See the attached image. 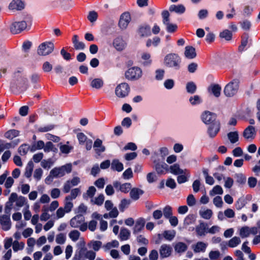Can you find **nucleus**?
I'll list each match as a JSON object with an SVG mask.
<instances>
[{"label": "nucleus", "instance_id": "12", "mask_svg": "<svg viewBox=\"0 0 260 260\" xmlns=\"http://www.w3.org/2000/svg\"><path fill=\"white\" fill-rule=\"evenodd\" d=\"M201 119L204 123L209 124L216 121V115L210 111H206L202 114Z\"/></svg>", "mask_w": 260, "mask_h": 260}, {"label": "nucleus", "instance_id": "39", "mask_svg": "<svg viewBox=\"0 0 260 260\" xmlns=\"http://www.w3.org/2000/svg\"><path fill=\"white\" fill-rule=\"evenodd\" d=\"M189 101L191 105L197 106L201 104L203 102V100L200 96L195 95L190 97Z\"/></svg>", "mask_w": 260, "mask_h": 260}, {"label": "nucleus", "instance_id": "4", "mask_svg": "<svg viewBox=\"0 0 260 260\" xmlns=\"http://www.w3.org/2000/svg\"><path fill=\"white\" fill-rule=\"evenodd\" d=\"M9 200L12 205L15 203L13 208L15 210H19L20 208L23 206H26V205L28 204L26 198L21 196H18L15 192L11 194Z\"/></svg>", "mask_w": 260, "mask_h": 260}, {"label": "nucleus", "instance_id": "52", "mask_svg": "<svg viewBox=\"0 0 260 260\" xmlns=\"http://www.w3.org/2000/svg\"><path fill=\"white\" fill-rule=\"evenodd\" d=\"M250 234V228L248 226H243L240 230L239 235L242 238L247 237L249 236Z\"/></svg>", "mask_w": 260, "mask_h": 260}, {"label": "nucleus", "instance_id": "11", "mask_svg": "<svg viewBox=\"0 0 260 260\" xmlns=\"http://www.w3.org/2000/svg\"><path fill=\"white\" fill-rule=\"evenodd\" d=\"M126 42L121 36L115 38L113 41V46L118 51L123 50L126 47Z\"/></svg>", "mask_w": 260, "mask_h": 260}, {"label": "nucleus", "instance_id": "45", "mask_svg": "<svg viewBox=\"0 0 260 260\" xmlns=\"http://www.w3.org/2000/svg\"><path fill=\"white\" fill-rule=\"evenodd\" d=\"M165 71L163 69H157L155 71V79L157 81H161L164 78Z\"/></svg>", "mask_w": 260, "mask_h": 260}, {"label": "nucleus", "instance_id": "42", "mask_svg": "<svg viewBox=\"0 0 260 260\" xmlns=\"http://www.w3.org/2000/svg\"><path fill=\"white\" fill-rule=\"evenodd\" d=\"M130 236V232L125 228H122L120 232L119 237L121 240L124 241L127 240Z\"/></svg>", "mask_w": 260, "mask_h": 260}, {"label": "nucleus", "instance_id": "54", "mask_svg": "<svg viewBox=\"0 0 260 260\" xmlns=\"http://www.w3.org/2000/svg\"><path fill=\"white\" fill-rule=\"evenodd\" d=\"M80 193V190L78 188H74L71 191L70 195L66 197L67 200H74Z\"/></svg>", "mask_w": 260, "mask_h": 260}, {"label": "nucleus", "instance_id": "37", "mask_svg": "<svg viewBox=\"0 0 260 260\" xmlns=\"http://www.w3.org/2000/svg\"><path fill=\"white\" fill-rule=\"evenodd\" d=\"M34 167V164L32 161H30L28 162L24 172V176L26 178H29L31 176Z\"/></svg>", "mask_w": 260, "mask_h": 260}, {"label": "nucleus", "instance_id": "35", "mask_svg": "<svg viewBox=\"0 0 260 260\" xmlns=\"http://www.w3.org/2000/svg\"><path fill=\"white\" fill-rule=\"evenodd\" d=\"M160 42V39L158 37H155L152 39H148L146 45L147 47L153 46L155 47L158 46Z\"/></svg>", "mask_w": 260, "mask_h": 260}, {"label": "nucleus", "instance_id": "33", "mask_svg": "<svg viewBox=\"0 0 260 260\" xmlns=\"http://www.w3.org/2000/svg\"><path fill=\"white\" fill-rule=\"evenodd\" d=\"M145 220L142 218L138 219L135 225L134 229V234H137L140 232L144 228L145 225Z\"/></svg>", "mask_w": 260, "mask_h": 260}, {"label": "nucleus", "instance_id": "19", "mask_svg": "<svg viewBox=\"0 0 260 260\" xmlns=\"http://www.w3.org/2000/svg\"><path fill=\"white\" fill-rule=\"evenodd\" d=\"M84 221V217L81 215H78L72 218L70 222V225L74 228H78Z\"/></svg>", "mask_w": 260, "mask_h": 260}, {"label": "nucleus", "instance_id": "29", "mask_svg": "<svg viewBox=\"0 0 260 260\" xmlns=\"http://www.w3.org/2000/svg\"><path fill=\"white\" fill-rule=\"evenodd\" d=\"M169 11L171 12H175L177 14H183L185 11V7L182 4L178 5H172L169 7Z\"/></svg>", "mask_w": 260, "mask_h": 260}, {"label": "nucleus", "instance_id": "14", "mask_svg": "<svg viewBox=\"0 0 260 260\" xmlns=\"http://www.w3.org/2000/svg\"><path fill=\"white\" fill-rule=\"evenodd\" d=\"M154 169L158 174H165L168 170V165L164 162L154 160Z\"/></svg>", "mask_w": 260, "mask_h": 260}, {"label": "nucleus", "instance_id": "61", "mask_svg": "<svg viewBox=\"0 0 260 260\" xmlns=\"http://www.w3.org/2000/svg\"><path fill=\"white\" fill-rule=\"evenodd\" d=\"M133 173L131 168H128L122 174V177L125 180H128L133 178Z\"/></svg>", "mask_w": 260, "mask_h": 260}, {"label": "nucleus", "instance_id": "49", "mask_svg": "<svg viewBox=\"0 0 260 260\" xmlns=\"http://www.w3.org/2000/svg\"><path fill=\"white\" fill-rule=\"evenodd\" d=\"M241 243V240L239 237H234L232 238L228 243V245L230 247H235Z\"/></svg>", "mask_w": 260, "mask_h": 260}, {"label": "nucleus", "instance_id": "10", "mask_svg": "<svg viewBox=\"0 0 260 260\" xmlns=\"http://www.w3.org/2000/svg\"><path fill=\"white\" fill-rule=\"evenodd\" d=\"M131 20V17L129 13L125 12L120 16L118 25L121 29H125Z\"/></svg>", "mask_w": 260, "mask_h": 260}, {"label": "nucleus", "instance_id": "40", "mask_svg": "<svg viewBox=\"0 0 260 260\" xmlns=\"http://www.w3.org/2000/svg\"><path fill=\"white\" fill-rule=\"evenodd\" d=\"M103 81L100 78H95L92 80L90 83V86L95 89H100L103 86Z\"/></svg>", "mask_w": 260, "mask_h": 260}, {"label": "nucleus", "instance_id": "34", "mask_svg": "<svg viewBox=\"0 0 260 260\" xmlns=\"http://www.w3.org/2000/svg\"><path fill=\"white\" fill-rule=\"evenodd\" d=\"M111 168L114 171L119 172L123 170V165L118 159H114L112 161Z\"/></svg>", "mask_w": 260, "mask_h": 260}, {"label": "nucleus", "instance_id": "5", "mask_svg": "<svg viewBox=\"0 0 260 260\" xmlns=\"http://www.w3.org/2000/svg\"><path fill=\"white\" fill-rule=\"evenodd\" d=\"M143 76L142 69L138 67H133L128 69L125 73V77L128 80L137 81Z\"/></svg>", "mask_w": 260, "mask_h": 260}, {"label": "nucleus", "instance_id": "62", "mask_svg": "<svg viewBox=\"0 0 260 260\" xmlns=\"http://www.w3.org/2000/svg\"><path fill=\"white\" fill-rule=\"evenodd\" d=\"M105 197L103 194H100L98 197L95 198L94 199H92V201L93 202L94 204L98 206H101L103 204L104 201Z\"/></svg>", "mask_w": 260, "mask_h": 260}, {"label": "nucleus", "instance_id": "30", "mask_svg": "<svg viewBox=\"0 0 260 260\" xmlns=\"http://www.w3.org/2000/svg\"><path fill=\"white\" fill-rule=\"evenodd\" d=\"M185 56L188 59H192L196 56L195 49L192 46H186L184 52Z\"/></svg>", "mask_w": 260, "mask_h": 260}, {"label": "nucleus", "instance_id": "47", "mask_svg": "<svg viewBox=\"0 0 260 260\" xmlns=\"http://www.w3.org/2000/svg\"><path fill=\"white\" fill-rule=\"evenodd\" d=\"M186 89L188 93L193 94L197 90V86L193 82H189L186 84Z\"/></svg>", "mask_w": 260, "mask_h": 260}, {"label": "nucleus", "instance_id": "50", "mask_svg": "<svg viewBox=\"0 0 260 260\" xmlns=\"http://www.w3.org/2000/svg\"><path fill=\"white\" fill-rule=\"evenodd\" d=\"M236 182L240 184H243L245 183L246 181V177L241 173L235 174L234 175Z\"/></svg>", "mask_w": 260, "mask_h": 260}, {"label": "nucleus", "instance_id": "60", "mask_svg": "<svg viewBox=\"0 0 260 260\" xmlns=\"http://www.w3.org/2000/svg\"><path fill=\"white\" fill-rule=\"evenodd\" d=\"M29 205L27 204L23 210L24 218L26 220H29L31 217V213L29 210Z\"/></svg>", "mask_w": 260, "mask_h": 260}, {"label": "nucleus", "instance_id": "23", "mask_svg": "<svg viewBox=\"0 0 260 260\" xmlns=\"http://www.w3.org/2000/svg\"><path fill=\"white\" fill-rule=\"evenodd\" d=\"M72 43L74 48L78 50H83L85 48V44L79 40V37L77 35H74L72 38Z\"/></svg>", "mask_w": 260, "mask_h": 260}, {"label": "nucleus", "instance_id": "57", "mask_svg": "<svg viewBox=\"0 0 260 260\" xmlns=\"http://www.w3.org/2000/svg\"><path fill=\"white\" fill-rule=\"evenodd\" d=\"M175 85L174 80L172 79L166 80L164 82V87L168 90L172 89Z\"/></svg>", "mask_w": 260, "mask_h": 260}, {"label": "nucleus", "instance_id": "56", "mask_svg": "<svg viewBox=\"0 0 260 260\" xmlns=\"http://www.w3.org/2000/svg\"><path fill=\"white\" fill-rule=\"evenodd\" d=\"M24 246L23 242H19L17 240L14 241L13 243V249L14 251L23 249Z\"/></svg>", "mask_w": 260, "mask_h": 260}, {"label": "nucleus", "instance_id": "43", "mask_svg": "<svg viewBox=\"0 0 260 260\" xmlns=\"http://www.w3.org/2000/svg\"><path fill=\"white\" fill-rule=\"evenodd\" d=\"M228 137L231 143H235L239 141V134L237 132H230L228 134Z\"/></svg>", "mask_w": 260, "mask_h": 260}, {"label": "nucleus", "instance_id": "27", "mask_svg": "<svg viewBox=\"0 0 260 260\" xmlns=\"http://www.w3.org/2000/svg\"><path fill=\"white\" fill-rule=\"evenodd\" d=\"M144 193V191L138 188L134 187L131 189L129 192V196L131 198L134 200H138L141 196H142Z\"/></svg>", "mask_w": 260, "mask_h": 260}, {"label": "nucleus", "instance_id": "22", "mask_svg": "<svg viewBox=\"0 0 260 260\" xmlns=\"http://www.w3.org/2000/svg\"><path fill=\"white\" fill-rule=\"evenodd\" d=\"M208 244L203 242H198L197 243L193 244L191 248L195 253H200L205 252Z\"/></svg>", "mask_w": 260, "mask_h": 260}, {"label": "nucleus", "instance_id": "21", "mask_svg": "<svg viewBox=\"0 0 260 260\" xmlns=\"http://www.w3.org/2000/svg\"><path fill=\"white\" fill-rule=\"evenodd\" d=\"M141 63L144 67L150 66L152 62L151 58V54L147 52H143L141 54Z\"/></svg>", "mask_w": 260, "mask_h": 260}, {"label": "nucleus", "instance_id": "41", "mask_svg": "<svg viewBox=\"0 0 260 260\" xmlns=\"http://www.w3.org/2000/svg\"><path fill=\"white\" fill-rule=\"evenodd\" d=\"M201 216L205 219H209L213 215L212 211L211 209H204L199 212Z\"/></svg>", "mask_w": 260, "mask_h": 260}, {"label": "nucleus", "instance_id": "9", "mask_svg": "<svg viewBox=\"0 0 260 260\" xmlns=\"http://www.w3.org/2000/svg\"><path fill=\"white\" fill-rule=\"evenodd\" d=\"M27 26L25 21H15L12 23L10 30L14 34H17L24 30Z\"/></svg>", "mask_w": 260, "mask_h": 260}, {"label": "nucleus", "instance_id": "28", "mask_svg": "<svg viewBox=\"0 0 260 260\" xmlns=\"http://www.w3.org/2000/svg\"><path fill=\"white\" fill-rule=\"evenodd\" d=\"M196 231L198 236H203L207 233V224L204 222H201L196 228Z\"/></svg>", "mask_w": 260, "mask_h": 260}, {"label": "nucleus", "instance_id": "48", "mask_svg": "<svg viewBox=\"0 0 260 260\" xmlns=\"http://www.w3.org/2000/svg\"><path fill=\"white\" fill-rule=\"evenodd\" d=\"M19 131L15 129H11L8 132H7L5 136L6 138L9 139H13L14 138L18 136L19 135Z\"/></svg>", "mask_w": 260, "mask_h": 260}, {"label": "nucleus", "instance_id": "2", "mask_svg": "<svg viewBox=\"0 0 260 260\" xmlns=\"http://www.w3.org/2000/svg\"><path fill=\"white\" fill-rule=\"evenodd\" d=\"M181 60L180 56L176 53H169L166 55L164 59V64L168 67L179 70Z\"/></svg>", "mask_w": 260, "mask_h": 260}, {"label": "nucleus", "instance_id": "18", "mask_svg": "<svg viewBox=\"0 0 260 260\" xmlns=\"http://www.w3.org/2000/svg\"><path fill=\"white\" fill-rule=\"evenodd\" d=\"M220 129V123L219 121H214L209 127L208 133L210 137H214Z\"/></svg>", "mask_w": 260, "mask_h": 260}, {"label": "nucleus", "instance_id": "44", "mask_svg": "<svg viewBox=\"0 0 260 260\" xmlns=\"http://www.w3.org/2000/svg\"><path fill=\"white\" fill-rule=\"evenodd\" d=\"M80 233L77 230L71 231L69 234V237L73 242H76L79 240L80 236Z\"/></svg>", "mask_w": 260, "mask_h": 260}, {"label": "nucleus", "instance_id": "8", "mask_svg": "<svg viewBox=\"0 0 260 260\" xmlns=\"http://www.w3.org/2000/svg\"><path fill=\"white\" fill-rule=\"evenodd\" d=\"M72 171V165L67 164L58 168H54L51 170V175H53L55 178H60L63 176L66 173H69Z\"/></svg>", "mask_w": 260, "mask_h": 260}, {"label": "nucleus", "instance_id": "36", "mask_svg": "<svg viewBox=\"0 0 260 260\" xmlns=\"http://www.w3.org/2000/svg\"><path fill=\"white\" fill-rule=\"evenodd\" d=\"M102 245V242L100 241H91L89 243H88V246L89 248H92L95 251H98L101 248Z\"/></svg>", "mask_w": 260, "mask_h": 260}, {"label": "nucleus", "instance_id": "16", "mask_svg": "<svg viewBox=\"0 0 260 260\" xmlns=\"http://www.w3.org/2000/svg\"><path fill=\"white\" fill-rule=\"evenodd\" d=\"M159 252L161 258L168 257L172 253V248L170 245L164 244L160 247Z\"/></svg>", "mask_w": 260, "mask_h": 260}, {"label": "nucleus", "instance_id": "15", "mask_svg": "<svg viewBox=\"0 0 260 260\" xmlns=\"http://www.w3.org/2000/svg\"><path fill=\"white\" fill-rule=\"evenodd\" d=\"M25 7V3L22 0H12L9 5V9L14 11H21Z\"/></svg>", "mask_w": 260, "mask_h": 260}, {"label": "nucleus", "instance_id": "20", "mask_svg": "<svg viewBox=\"0 0 260 260\" xmlns=\"http://www.w3.org/2000/svg\"><path fill=\"white\" fill-rule=\"evenodd\" d=\"M138 34L141 38L148 37L151 35L150 27L147 25H143L139 28L137 31Z\"/></svg>", "mask_w": 260, "mask_h": 260}, {"label": "nucleus", "instance_id": "63", "mask_svg": "<svg viewBox=\"0 0 260 260\" xmlns=\"http://www.w3.org/2000/svg\"><path fill=\"white\" fill-rule=\"evenodd\" d=\"M77 139L80 145H83L88 140L86 136L83 133H79L77 135Z\"/></svg>", "mask_w": 260, "mask_h": 260}, {"label": "nucleus", "instance_id": "59", "mask_svg": "<svg viewBox=\"0 0 260 260\" xmlns=\"http://www.w3.org/2000/svg\"><path fill=\"white\" fill-rule=\"evenodd\" d=\"M64 207L67 213L70 212L73 207V204L72 202V200H67V197H66Z\"/></svg>", "mask_w": 260, "mask_h": 260}, {"label": "nucleus", "instance_id": "51", "mask_svg": "<svg viewBox=\"0 0 260 260\" xmlns=\"http://www.w3.org/2000/svg\"><path fill=\"white\" fill-rule=\"evenodd\" d=\"M239 23L241 28L244 30H249L251 26V22L247 19L243 20L240 21Z\"/></svg>", "mask_w": 260, "mask_h": 260}, {"label": "nucleus", "instance_id": "26", "mask_svg": "<svg viewBox=\"0 0 260 260\" xmlns=\"http://www.w3.org/2000/svg\"><path fill=\"white\" fill-rule=\"evenodd\" d=\"M209 92L216 98L220 95L221 87L218 84H212L208 88Z\"/></svg>", "mask_w": 260, "mask_h": 260}, {"label": "nucleus", "instance_id": "64", "mask_svg": "<svg viewBox=\"0 0 260 260\" xmlns=\"http://www.w3.org/2000/svg\"><path fill=\"white\" fill-rule=\"evenodd\" d=\"M41 165L44 169H49L52 166L53 162L51 159H44L41 161Z\"/></svg>", "mask_w": 260, "mask_h": 260}, {"label": "nucleus", "instance_id": "7", "mask_svg": "<svg viewBox=\"0 0 260 260\" xmlns=\"http://www.w3.org/2000/svg\"><path fill=\"white\" fill-rule=\"evenodd\" d=\"M130 92V87L125 82L119 84L115 88L116 95L119 98H124L127 96Z\"/></svg>", "mask_w": 260, "mask_h": 260}, {"label": "nucleus", "instance_id": "32", "mask_svg": "<svg viewBox=\"0 0 260 260\" xmlns=\"http://www.w3.org/2000/svg\"><path fill=\"white\" fill-rule=\"evenodd\" d=\"M170 172L174 175H181L184 173V171L180 168L179 165L175 164L170 167Z\"/></svg>", "mask_w": 260, "mask_h": 260}, {"label": "nucleus", "instance_id": "17", "mask_svg": "<svg viewBox=\"0 0 260 260\" xmlns=\"http://www.w3.org/2000/svg\"><path fill=\"white\" fill-rule=\"evenodd\" d=\"M0 224L3 230L6 231L9 230L11 227L9 215H0Z\"/></svg>", "mask_w": 260, "mask_h": 260}, {"label": "nucleus", "instance_id": "3", "mask_svg": "<svg viewBox=\"0 0 260 260\" xmlns=\"http://www.w3.org/2000/svg\"><path fill=\"white\" fill-rule=\"evenodd\" d=\"M239 86V80L238 79H234L225 86L223 89V93L226 97H233L237 94Z\"/></svg>", "mask_w": 260, "mask_h": 260}, {"label": "nucleus", "instance_id": "25", "mask_svg": "<svg viewBox=\"0 0 260 260\" xmlns=\"http://www.w3.org/2000/svg\"><path fill=\"white\" fill-rule=\"evenodd\" d=\"M255 136V131L254 127L248 126L243 132V137L247 140H252Z\"/></svg>", "mask_w": 260, "mask_h": 260}, {"label": "nucleus", "instance_id": "58", "mask_svg": "<svg viewBox=\"0 0 260 260\" xmlns=\"http://www.w3.org/2000/svg\"><path fill=\"white\" fill-rule=\"evenodd\" d=\"M219 36L221 38H224L227 41H229L232 39V34L230 30L225 29L221 32Z\"/></svg>", "mask_w": 260, "mask_h": 260}, {"label": "nucleus", "instance_id": "46", "mask_svg": "<svg viewBox=\"0 0 260 260\" xmlns=\"http://www.w3.org/2000/svg\"><path fill=\"white\" fill-rule=\"evenodd\" d=\"M223 193V189L222 187L218 185L215 186L213 189L210 191L209 194L211 196H214L216 194H222Z\"/></svg>", "mask_w": 260, "mask_h": 260}, {"label": "nucleus", "instance_id": "13", "mask_svg": "<svg viewBox=\"0 0 260 260\" xmlns=\"http://www.w3.org/2000/svg\"><path fill=\"white\" fill-rule=\"evenodd\" d=\"M113 186L118 190L124 193L130 192L132 189V184L130 183H120L116 181L113 182Z\"/></svg>", "mask_w": 260, "mask_h": 260}, {"label": "nucleus", "instance_id": "1", "mask_svg": "<svg viewBox=\"0 0 260 260\" xmlns=\"http://www.w3.org/2000/svg\"><path fill=\"white\" fill-rule=\"evenodd\" d=\"M95 256V252L92 250H88L85 247L84 242H83L81 244V247L76 251L74 259L81 260L82 258H85L88 260H94Z\"/></svg>", "mask_w": 260, "mask_h": 260}, {"label": "nucleus", "instance_id": "31", "mask_svg": "<svg viewBox=\"0 0 260 260\" xmlns=\"http://www.w3.org/2000/svg\"><path fill=\"white\" fill-rule=\"evenodd\" d=\"M175 251L179 253L184 252L187 249V245L182 242L176 243L174 246Z\"/></svg>", "mask_w": 260, "mask_h": 260}, {"label": "nucleus", "instance_id": "38", "mask_svg": "<svg viewBox=\"0 0 260 260\" xmlns=\"http://www.w3.org/2000/svg\"><path fill=\"white\" fill-rule=\"evenodd\" d=\"M175 235L176 232L174 230L165 231L162 234L163 237L169 241H172L175 237Z\"/></svg>", "mask_w": 260, "mask_h": 260}, {"label": "nucleus", "instance_id": "55", "mask_svg": "<svg viewBox=\"0 0 260 260\" xmlns=\"http://www.w3.org/2000/svg\"><path fill=\"white\" fill-rule=\"evenodd\" d=\"M163 214L165 217L167 219L172 216L173 214L172 208L169 205L166 206L163 209Z\"/></svg>", "mask_w": 260, "mask_h": 260}, {"label": "nucleus", "instance_id": "24", "mask_svg": "<svg viewBox=\"0 0 260 260\" xmlns=\"http://www.w3.org/2000/svg\"><path fill=\"white\" fill-rule=\"evenodd\" d=\"M103 142L100 139H96L94 141L93 147L96 154L100 155L105 151V147L102 144Z\"/></svg>", "mask_w": 260, "mask_h": 260}, {"label": "nucleus", "instance_id": "53", "mask_svg": "<svg viewBox=\"0 0 260 260\" xmlns=\"http://www.w3.org/2000/svg\"><path fill=\"white\" fill-rule=\"evenodd\" d=\"M66 235L64 233H59L56 236L55 241L58 244H63L66 241Z\"/></svg>", "mask_w": 260, "mask_h": 260}, {"label": "nucleus", "instance_id": "6", "mask_svg": "<svg viewBox=\"0 0 260 260\" xmlns=\"http://www.w3.org/2000/svg\"><path fill=\"white\" fill-rule=\"evenodd\" d=\"M54 48V44L51 42H45L38 47L37 53L39 55L46 56L52 52Z\"/></svg>", "mask_w": 260, "mask_h": 260}]
</instances>
